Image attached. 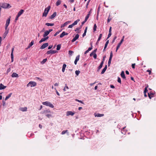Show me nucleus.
<instances>
[{"instance_id":"obj_1","label":"nucleus","mask_w":156,"mask_h":156,"mask_svg":"<svg viewBox=\"0 0 156 156\" xmlns=\"http://www.w3.org/2000/svg\"><path fill=\"white\" fill-rule=\"evenodd\" d=\"M0 6L4 9L9 8L11 7L9 4L5 2L0 3Z\"/></svg>"},{"instance_id":"obj_2","label":"nucleus","mask_w":156,"mask_h":156,"mask_svg":"<svg viewBox=\"0 0 156 156\" xmlns=\"http://www.w3.org/2000/svg\"><path fill=\"white\" fill-rule=\"evenodd\" d=\"M50 6H48L47 7L45 8L44 12L43 14V16L46 17L50 10Z\"/></svg>"},{"instance_id":"obj_3","label":"nucleus","mask_w":156,"mask_h":156,"mask_svg":"<svg viewBox=\"0 0 156 156\" xmlns=\"http://www.w3.org/2000/svg\"><path fill=\"white\" fill-rule=\"evenodd\" d=\"M43 105H46L47 106H48L50 108H53L54 107V105L52 104L51 103L49 102L48 101H45V102H42Z\"/></svg>"},{"instance_id":"obj_4","label":"nucleus","mask_w":156,"mask_h":156,"mask_svg":"<svg viewBox=\"0 0 156 156\" xmlns=\"http://www.w3.org/2000/svg\"><path fill=\"white\" fill-rule=\"evenodd\" d=\"M37 85V83L34 81H30L27 85V87L30 86L31 87H35Z\"/></svg>"},{"instance_id":"obj_5","label":"nucleus","mask_w":156,"mask_h":156,"mask_svg":"<svg viewBox=\"0 0 156 156\" xmlns=\"http://www.w3.org/2000/svg\"><path fill=\"white\" fill-rule=\"evenodd\" d=\"M10 21V17L8 19L6 20V23L5 24V30H6L7 29V27H8Z\"/></svg>"},{"instance_id":"obj_6","label":"nucleus","mask_w":156,"mask_h":156,"mask_svg":"<svg viewBox=\"0 0 156 156\" xmlns=\"http://www.w3.org/2000/svg\"><path fill=\"white\" fill-rule=\"evenodd\" d=\"M57 52V51L55 50H50L49 51H48L47 52V54H54L56 53Z\"/></svg>"},{"instance_id":"obj_7","label":"nucleus","mask_w":156,"mask_h":156,"mask_svg":"<svg viewBox=\"0 0 156 156\" xmlns=\"http://www.w3.org/2000/svg\"><path fill=\"white\" fill-rule=\"evenodd\" d=\"M74 112H73L72 111H68L66 112V115L67 116H68L70 115L73 116L74 115Z\"/></svg>"},{"instance_id":"obj_8","label":"nucleus","mask_w":156,"mask_h":156,"mask_svg":"<svg viewBox=\"0 0 156 156\" xmlns=\"http://www.w3.org/2000/svg\"><path fill=\"white\" fill-rule=\"evenodd\" d=\"M48 45V44L47 43L44 44L40 47L41 49H43L47 47Z\"/></svg>"},{"instance_id":"obj_9","label":"nucleus","mask_w":156,"mask_h":156,"mask_svg":"<svg viewBox=\"0 0 156 156\" xmlns=\"http://www.w3.org/2000/svg\"><path fill=\"white\" fill-rule=\"evenodd\" d=\"M14 50V47H13L12 48V51H11V62H12L13 61V52Z\"/></svg>"},{"instance_id":"obj_10","label":"nucleus","mask_w":156,"mask_h":156,"mask_svg":"<svg viewBox=\"0 0 156 156\" xmlns=\"http://www.w3.org/2000/svg\"><path fill=\"white\" fill-rule=\"evenodd\" d=\"M79 36V35L78 34H76L75 37L72 40V42H73L76 40L78 38Z\"/></svg>"},{"instance_id":"obj_11","label":"nucleus","mask_w":156,"mask_h":156,"mask_svg":"<svg viewBox=\"0 0 156 156\" xmlns=\"http://www.w3.org/2000/svg\"><path fill=\"white\" fill-rule=\"evenodd\" d=\"M123 41V39H122L121 40V41L118 44L117 47L116 48V52L119 49V48L120 47V45L122 43V42Z\"/></svg>"},{"instance_id":"obj_12","label":"nucleus","mask_w":156,"mask_h":156,"mask_svg":"<svg viewBox=\"0 0 156 156\" xmlns=\"http://www.w3.org/2000/svg\"><path fill=\"white\" fill-rule=\"evenodd\" d=\"M71 22V21H68L67 22H66L64 24H62L61 26V28H62L66 26L69 23Z\"/></svg>"},{"instance_id":"obj_13","label":"nucleus","mask_w":156,"mask_h":156,"mask_svg":"<svg viewBox=\"0 0 156 156\" xmlns=\"http://www.w3.org/2000/svg\"><path fill=\"white\" fill-rule=\"evenodd\" d=\"M94 115L95 117H101L103 116L104 115L103 114H100L98 113H95L94 114Z\"/></svg>"},{"instance_id":"obj_14","label":"nucleus","mask_w":156,"mask_h":156,"mask_svg":"<svg viewBox=\"0 0 156 156\" xmlns=\"http://www.w3.org/2000/svg\"><path fill=\"white\" fill-rule=\"evenodd\" d=\"M80 58V55H79L78 56H77L76 58V59L74 61V64L75 65H76L77 62L79 60Z\"/></svg>"},{"instance_id":"obj_15","label":"nucleus","mask_w":156,"mask_h":156,"mask_svg":"<svg viewBox=\"0 0 156 156\" xmlns=\"http://www.w3.org/2000/svg\"><path fill=\"white\" fill-rule=\"evenodd\" d=\"M57 14V13L56 12H54L53 14H52L51 16L50 17V18L51 19H53L54 17L56 16Z\"/></svg>"},{"instance_id":"obj_16","label":"nucleus","mask_w":156,"mask_h":156,"mask_svg":"<svg viewBox=\"0 0 156 156\" xmlns=\"http://www.w3.org/2000/svg\"><path fill=\"white\" fill-rule=\"evenodd\" d=\"M11 76L12 77H18L19 76L17 74L15 73H13L12 74Z\"/></svg>"},{"instance_id":"obj_17","label":"nucleus","mask_w":156,"mask_h":156,"mask_svg":"<svg viewBox=\"0 0 156 156\" xmlns=\"http://www.w3.org/2000/svg\"><path fill=\"white\" fill-rule=\"evenodd\" d=\"M34 43V41L33 40H32V41L30 42V43L29 44L28 47L27 49H28L31 47L32 45H33Z\"/></svg>"},{"instance_id":"obj_18","label":"nucleus","mask_w":156,"mask_h":156,"mask_svg":"<svg viewBox=\"0 0 156 156\" xmlns=\"http://www.w3.org/2000/svg\"><path fill=\"white\" fill-rule=\"evenodd\" d=\"M20 110L22 112H25L27 111V108L26 107H25L24 108H20Z\"/></svg>"},{"instance_id":"obj_19","label":"nucleus","mask_w":156,"mask_h":156,"mask_svg":"<svg viewBox=\"0 0 156 156\" xmlns=\"http://www.w3.org/2000/svg\"><path fill=\"white\" fill-rule=\"evenodd\" d=\"M24 10L23 9L21 10L18 13L17 15L20 16L23 12Z\"/></svg>"},{"instance_id":"obj_20","label":"nucleus","mask_w":156,"mask_h":156,"mask_svg":"<svg viewBox=\"0 0 156 156\" xmlns=\"http://www.w3.org/2000/svg\"><path fill=\"white\" fill-rule=\"evenodd\" d=\"M6 86H4L1 83L0 84V90H2L5 89Z\"/></svg>"},{"instance_id":"obj_21","label":"nucleus","mask_w":156,"mask_h":156,"mask_svg":"<svg viewBox=\"0 0 156 156\" xmlns=\"http://www.w3.org/2000/svg\"><path fill=\"white\" fill-rule=\"evenodd\" d=\"M121 76L123 79H125L126 77L123 71H122L121 73Z\"/></svg>"},{"instance_id":"obj_22","label":"nucleus","mask_w":156,"mask_h":156,"mask_svg":"<svg viewBox=\"0 0 156 156\" xmlns=\"http://www.w3.org/2000/svg\"><path fill=\"white\" fill-rule=\"evenodd\" d=\"M103 61H102V62H101L100 66H99L98 67V71H99V70L102 68L103 64Z\"/></svg>"},{"instance_id":"obj_23","label":"nucleus","mask_w":156,"mask_h":156,"mask_svg":"<svg viewBox=\"0 0 156 156\" xmlns=\"http://www.w3.org/2000/svg\"><path fill=\"white\" fill-rule=\"evenodd\" d=\"M49 34V32H48V30L44 32V34H43V37H46Z\"/></svg>"},{"instance_id":"obj_24","label":"nucleus","mask_w":156,"mask_h":156,"mask_svg":"<svg viewBox=\"0 0 156 156\" xmlns=\"http://www.w3.org/2000/svg\"><path fill=\"white\" fill-rule=\"evenodd\" d=\"M107 69V66L105 65L104 68L102 70V71L101 72V74H103L105 72L106 70Z\"/></svg>"},{"instance_id":"obj_25","label":"nucleus","mask_w":156,"mask_h":156,"mask_svg":"<svg viewBox=\"0 0 156 156\" xmlns=\"http://www.w3.org/2000/svg\"><path fill=\"white\" fill-rule=\"evenodd\" d=\"M12 93H10L9 94H8L7 96H6L5 98V100L6 101L11 96V95H12Z\"/></svg>"},{"instance_id":"obj_26","label":"nucleus","mask_w":156,"mask_h":156,"mask_svg":"<svg viewBox=\"0 0 156 156\" xmlns=\"http://www.w3.org/2000/svg\"><path fill=\"white\" fill-rule=\"evenodd\" d=\"M66 67V64H64L62 66V71L63 72H64L65 71V69Z\"/></svg>"},{"instance_id":"obj_27","label":"nucleus","mask_w":156,"mask_h":156,"mask_svg":"<svg viewBox=\"0 0 156 156\" xmlns=\"http://www.w3.org/2000/svg\"><path fill=\"white\" fill-rule=\"evenodd\" d=\"M91 13L90 11H89L88 12V13L87 14V15L85 19V20H87L89 18L90 16V14Z\"/></svg>"},{"instance_id":"obj_28","label":"nucleus","mask_w":156,"mask_h":156,"mask_svg":"<svg viewBox=\"0 0 156 156\" xmlns=\"http://www.w3.org/2000/svg\"><path fill=\"white\" fill-rule=\"evenodd\" d=\"M79 21H80L79 19L77 20L76 21H75L72 24L74 26L75 25H76L77 24L78 22H79Z\"/></svg>"},{"instance_id":"obj_29","label":"nucleus","mask_w":156,"mask_h":156,"mask_svg":"<svg viewBox=\"0 0 156 156\" xmlns=\"http://www.w3.org/2000/svg\"><path fill=\"white\" fill-rule=\"evenodd\" d=\"M61 1L60 0H58L57 2L56 3V5L58 6L59 5H60L61 4Z\"/></svg>"},{"instance_id":"obj_30","label":"nucleus","mask_w":156,"mask_h":156,"mask_svg":"<svg viewBox=\"0 0 156 156\" xmlns=\"http://www.w3.org/2000/svg\"><path fill=\"white\" fill-rule=\"evenodd\" d=\"M45 25L48 26H52L54 25V23H46L45 24Z\"/></svg>"},{"instance_id":"obj_31","label":"nucleus","mask_w":156,"mask_h":156,"mask_svg":"<svg viewBox=\"0 0 156 156\" xmlns=\"http://www.w3.org/2000/svg\"><path fill=\"white\" fill-rule=\"evenodd\" d=\"M47 61V58L44 59L41 62V63L42 64H44Z\"/></svg>"},{"instance_id":"obj_32","label":"nucleus","mask_w":156,"mask_h":156,"mask_svg":"<svg viewBox=\"0 0 156 156\" xmlns=\"http://www.w3.org/2000/svg\"><path fill=\"white\" fill-rule=\"evenodd\" d=\"M61 47V44H58L57 46L56 49L57 50H59Z\"/></svg>"},{"instance_id":"obj_33","label":"nucleus","mask_w":156,"mask_h":156,"mask_svg":"<svg viewBox=\"0 0 156 156\" xmlns=\"http://www.w3.org/2000/svg\"><path fill=\"white\" fill-rule=\"evenodd\" d=\"M8 33V32L7 31H5V32L4 33L3 35V37H4V38H5V37Z\"/></svg>"},{"instance_id":"obj_34","label":"nucleus","mask_w":156,"mask_h":156,"mask_svg":"<svg viewBox=\"0 0 156 156\" xmlns=\"http://www.w3.org/2000/svg\"><path fill=\"white\" fill-rule=\"evenodd\" d=\"M153 93H151V95L150 94V93H148V96L150 98V99H151V97H153Z\"/></svg>"},{"instance_id":"obj_35","label":"nucleus","mask_w":156,"mask_h":156,"mask_svg":"<svg viewBox=\"0 0 156 156\" xmlns=\"http://www.w3.org/2000/svg\"><path fill=\"white\" fill-rule=\"evenodd\" d=\"M65 36V31H63L62 33L60 35V37L62 38Z\"/></svg>"},{"instance_id":"obj_36","label":"nucleus","mask_w":156,"mask_h":156,"mask_svg":"<svg viewBox=\"0 0 156 156\" xmlns=\"http://www.w3.org/2000/svg\"><path fill=\"white\" fill-rule=\"evenodd\" d=\"M102 34H100L99 35V37L98 38V41H97V42H98L99 41H100V40H101V37H102Z\"/></svg>"},{"instance_id":"obj_37","label":"nucleus","mask_w":156,"mask_h":156,"mask_svg":"<svg viewBox=\"0 0 156 156\" xmlns=\"http://www.w3.org/2000/svg\"><path fill=\"white\" fill-rule=\"evenodd\" d=\"M97 27L96 24H94V27H93L94 32H95L96 30Z\"/></svg>"},{"instance_id":"obj_38","label":"nucleus","mask_w":156,"mask_h":156,"mask_svg":"<svg viewBox=\"0 0 156 156\" xmlns=\"http://www.w3.org/2000/svg\"><path fill=\"white\" fill-rule=\"evenodd\" d=\"M108 43H109V40H108L106 41V43H105V48H107V46L108 44Z\"/></svg>"},{"instance_id":"obj_39","label":"nucleus","mask_w":156,"mask_h":156,"mask_svg":"<svg viewBox=\"0 0 156 156\" xmlns=\"http://www.w3.org/2000/svg\"><path fill=\"white\" fill-rule=\"evenodd\" d=\"M44 113L45 114H46L48 113H50V111L49 110H46L44 111Z\"/></svg>"},{"instance_id":"obj_40","label":"nucleus","mask_w":156,"mask_h":156,"mask_svg":"<svg viewBox=\"0 0 156 156\" xmlns=\"http://www.w3.org/2000/svg\"><path fill=\"white\" fill-rule=\"evenodd\" d=\"M46 40L45 39V38H42L41 40L39 41V43H41V42H43V41H45Z\"/></svg>"},{"instance_id":"obj_41","label":"nucleus","mask_w":156,"mask_h":156,"mask_svg":"<svg viewBox=\"0 0 156 156\" xmlns=\"http://www.w3.org/2000/svg\"><path fill=\"white\" fill-rule=\"evenodd\" d=\"M66 89H69V87H68V86H67V84H66L65 87H64V88L63 89V90L64 91H66Z\"/></svg>"},{"instance_id":"obj_42","label":"nucleus","mask_w":156,"mask_h":156,"mask_svg":"<svg viewBox=\"0 0 156 156\" xmlns=\"http://www.w3.org/2000/svg\"><path fill=\"white\" fill-rule=\"evenodd\" d=\"M73 52L72 51L69 50V54L70 55H72L73 53Z\"/></svg>"},{"instance_id":"obj_43","label":"nucleus","mask_w":156,"mask_h":156,"mask_svg":"<svg viewBox=\"0 0 156 156\" xmlns=\"http://www.w3.org/2000/svg\"><path fill=\"white\" fill-rule=\"evenodd\" d=\"M80 71L79 70H76L75 71V73L76 75L78 76L80 73Z\"/></svg>"},{"instance_id":"obj_44","label":"nucleus","mask_w":156,"mask_h":156,"mask_svg":"<svg viewBox=\"0 0 156 156\" xmlns=\"http://www.w3.org/2000/svg\"><path fill=\"white\" fill-rule=\"evenodd\" d=\"M67 130H63L61 134L62 135L64 134L65 133H67Z\"/></svg>"},{"instance_id":"obj_45","label":"nucleus","mask_w":156,"mask_h":156,"mask_svg":"<svg viewBox=\"0 0 156 156\" xmlns=\"http://www.w3.org/2000/svg\"><path fill=\"white\" fill-rule=\"evenodd\" d=\"M20 16H18L17 15L15 20V23H16L17 21L18 20V18Z\"/></svg>"},{"instance_id":"obj_46","label":"nucleus","mask_w":156,"mask_h":156,"mask_svg":"<svg viewBox=\"0 0 156 156\" xmlns=\"http://www.w3.org/2000/svg\"><path fill=\"white\" fill-rule=\"evenodd\" d=\"M75 100L76 101H77L78 102H80V103H82V104H83V102L82 101H81V100H79L77 99H76Z\"/></svg>"},{"instance_id":"obj_47","label":"nucleus","mask_w":156,"mask_h":156,"mask_svg":"<svg viewBox=\"0 0 156 156\" xmlns=\"http://www.w3.org/2000/svg\"><path fill=\"white\" fill-rule=\"evenodd\" d=\"M118 82L120 83H121V79L119 77H118V80H117Z\"/></svg>"},{"instance_id":"obj_48","label":"nucleus","mask_w":156,"mask_h":156,"mask_svg":"<svg viewBox=\"0 0 156 156\" xmlns=\"http://www.w3.org/2000/svg\"><path fill=\"white\" fill-rule=\"evenodd\" d=\"M46 116L49 118L52 117V115L50 114H46Z\"/></svg>"},{"instance_id":"obj_49","label":"nucleus","mask_w":156,"mask_h":156,"mask_svg":"<svg viewBox=\"0 0 156 156\" xmlns=\"http://www.w3.org/2000/svg\"><path fill=\"white\" fill-rule=\"evenodd\" d=\"M110 15L109 16V17L108 18V20H107V22L108 23H109L110 21L111 20L112 18H109Z\"/></svg>"},{"instance_id":"obj_50","label":"nucleus","mask_w":156,"mask_h":156,"mask_svg":"<svg viewBox=\"0 0 156 156\" xmlns=\"http://www.w3.org/2000/svg\"><path fill=\"white\" fill-rule=\"evenodd\" d=\"M87 20H85V19L84 21H83L82 23V26L87 21Z\"/></svg>"},{"instance_id":"obj_51","label":"nucleus","mask_w":156,"mask_h":156,"mask_svg":"<svg viewBox=\"0 0 156 156\" xmlns=\"http://www.w3.org/2000/svg\"><path fill=\"white\" fill-rule=\"evenodd\" d=\"M93 57L94 59H96L97 58V55L96 53H94L93 55Z\"/></svg>"},{"instance_id":"obj_52","label":"nucleus","mask_w":156,"mask_h":156,"mask_svg":"<svg viewBox=\"0 0 156 156\" xmlns=\"http://www.w3.org/2000/svg\"><path fill=\"white\" fill-rule=\"evenodd\" d=\"M92 44H91V47L88 48V49L87 50L88 51H90L92 48Z\"/></svg>"},{"instance_id":"obj_53","label":"nucleus","mask_w":156,"mask_h":156,"mask_svg":"<svg viewBox=\"0 0 156 156\" xmlns=\"http://www.w3.org/2000/svg\"><path fill=\"white\" fill-rule=\"evenodd\" d=\"M112 33H109L108 34V35L107 39L111 35Z\"/></svg>"},{"instance_id":"obj_54","label":"nucleus","mask_w":156,"mask_h":156,"mask_svg":"<svg viewBox=\"0 0 156 156\" xmlns=\"http://www.w3.org/2000/svg\"><path fill=\"white\" fill-rule=\"evenodd\" d=\"M117 38V37L116 36H115L114 37V38L113 39V40L112 41V43H113L114 42V41H115V39H116Z\"/></svg>"},{"instance_id":"obj_55","label":"nucleus","mask_w":156,"mask_h":156,"mask_svg":"<svg viewBox=\"0 0 156 156\" xmlns=\"http://www.w3.org/2000/svg\"><path fill=\"white\" fill-rule=\"evenodd\" d=\"M135 64H132V67L133 69H134L135 68Z\"/></svg>"},{"instance_id":"obj_56","label":"nucleus","mask_w":156,"mask_h":156,"mask_svg":"<svg viewBox=\"0 0 156 156\" xmlns=\"http://www.w3.org/2000/svg\"><path fill=\"white\" fill-rule=\"evenodd\" d=\"M147 87H146L145 88L144 90V93H146L147 92Z\"/></svg>"},{"instance_id":"obj_57","label":"nucleus","mask_w":156,"mask_h":156,"mask_svg":"<svg viewBox=\"0 0 156 156\" xmlns=\"http://www.w3.org/2000/svg\"><path fill=\"white\" fill-rule=\"evenodd\" d=\"M36 80H38L40 81H42V80L40 78L38 77H36Z\"/></svg>"},{"instance_id":"obj_58","label":"nucleus","mask_w":156,"mask_h":156,"mask_svg":"<svg viewBox=\"0 0 156 156\" xmlns=\"http://www.w3.org/2000/svg\"><path fill=\"white\" fill-rule=\"evenodd\" d=\"M73 24H72L71 25H69V26L68 28H72L73 27Z\"/></svg>"},{"instance_id":"obj_59","label":"nucleus","mask_w":156,"mask_h":156,"mask_svg":"<svg viewBox=\"0 0 156 156\" xmlns=\"http://www.w3.org/2000/svg\"><path fill=\"white\" fill-rule=\"evenodd\" d=\"M55 89L56 90V93L57 94V95L58 96H59L60 95V94H59V93L58 92V91L56 90V88H55Z\"/></svg>"},{"instance_id":"obj_60","label":"nucleus","mask_w":156,"mask_h":156,"mask_svg":"<svg viewBox=\"0 0 156 156\" xmlns=\"http://www.w3.org/2000/svg\"><path fill=\"white\" fill-rule=\"evenodd\" d=\"M112 56H113V54H112V51H111V52H110V57L112 58Z\"/></svg>"},{"instance_id":"obj_61","label":"nucleus","mask_w":156,"mask_h":156,"mask_svg":"<svg viewBox=\"0 0 156 156\" xmlns=\"http://www.w3.org/2000/svg\"><path fill=\"white\" fill-rule=\"evenodd\" d=\"M112 31V27H110L109 28V33H111Z\"/></svg>"},{"instance_id":"obj_62","label":"nucleus","mask_w":156,"mask_h":156,"mask_svg":"<svg viewBox=\"0 0 156 156\" xmlns=\"http://www.w3.org/2000/svg\"><path fill=\"white\" fill-rule=\"evenodd\" d=\"M80 28H78V27H77V28H76L75 30V31H78L79 29H80Z\"/></svg>"},{"instance_id":"obj_63","label":"nucleus","mask_w":156,"mask_h":156,"mask_svg":"<svg viewBox=\"0 0 156 156\" xmlns=\"http://www.w3.org/2000/svg\"><path fill=\"white\" fill-rule=\"evenodd\" d=\"M52 47V45H50L48 47V49H51Z\"/></svg>"},{"instance_id":"obj_64","label":"nucleus","mask_w":156,"mask_h":156,"mask_svg":"<svg viewBox=\"0 0 156 156\" xmlns=\"http://www.w3.org/2000/svg\"><path fill=\"white\" fill-rule=\"evenodd\" d=\"M97 51V49H96L94 50L92 52L94 53H96V52Z\"/></svg>"}]
</instances>
